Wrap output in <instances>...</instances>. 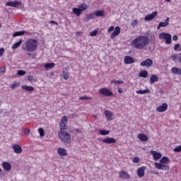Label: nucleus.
I'll use <instances>...</instances> for the list:
<instances>
[{
    "label": "nucleus",
    "mask_w": 181,
    "mask_h": 181,
    "mask_svg": "<svg viewBox=\"0 0 181 181\" xmlns=\"http://www.w3.org/2000/svg\"><path fill=\"white\" fill-rule=\"evenodd\" d=\"M17 74L18 76H25L26 74V71L20 70L18 71Z\"/></svg>",
    "instance_id": "a18cd8bd"
},
{
    "label": "nucleus",
    "mask_w": 181,
    "mask_h": 181,
    "mask_svg": "<svg viewBox=\"0 0 181 181\" xmlns=\"http://www.w3.org/2000/svg\"><path fill=\"white\" fill-rule=\"evenodd\" d=\"M32 57H33V59H35L36 58V55H34Z\"/></svg>",
    "instance_id": "680f3d73"
},
{
    "label": "nucleus",
    "mask_w": 181,
    "mask_h": 181,
    "mask_svg": "<svg viewBox=\"0 0 181 181\" xmlns=\"http://www.w3.org/2000/svg\"><path fill=\"white\" fill-rule=\"evenodd\" d=\"M59 156H67V150L63 148H59L57 151Z\"/></svg>",
    "instance_id": "412c9836"
},
{
    "label": "nucleus",
    "mask_w": 181,
    "mask_h": 181,
    "mask_svg": "<svg viewBox=\"0 0 181 181\" xmlns=\"http://www.w3.org/2000/svg\"><path fill=\"white\" fill-rule=\"evenodd\" d=\"M114 25L110 26L107 32H109V33H111V32H112V30H114Z\"/></svg>",
    "instance_id": "603ef678"
},
{
    "label": "nucleus",
    "mask_w": 181,
    "mask_h": 181,
    "mask_svg": "<svg viewBox=\"0 0 181 181\" xmlns=\"http://www.w3.org/2000/svg\"><path fill=\"white\" fill-rule=\"evenodd\" d=\"M77 132H78L80 134V132H81V130L80 129H76Z\"/></svg>",
    "instance_id": "052dcab7"
},
{
    "label": "nucleus",
    "mask_w": 181,
    "mask_h": 181,
    "mask_svg": "<svg viewBox=\"0 0 181 181\" xmlns=\"http://www.w3.org/2000/svg\"><path fill=\"white\" fill-rule=\"evenodd\" d=\"M159 39L163 40L165 39L166 45H170L172 43V35L169 33H161L159 34Z\"/></svg>",
    "instance_id": "39448f33"
},
{
    "label": "nucleus",
    "mask_w": 181,
    "mask_h": 181,
    "mask_svg": "<svg viewBox=\"0 0 181 181\" xmlns=\"http://www.w3.org/2000/svg\"><path fill=\"white\" fill-rule=\"evenodd\" d=\"M94 15H95V16H97V17H98V16H105V12L103 10L96 11L94 13Z\"/></svg>",
    "instance_id": "c756f323"
},
{
    "label": "nucleus",
    "mask_w": 181,
    "mask_h": 181,
    "mask_svg": "<svg viewBox=\"0 0 181 181\" xmlns=\"http://www.w3.org/2000/svg\"><path fill=\"white\" fill-rule=\"evenodd\" d=\"M138 138L142 142H146V141H148V139H149L148 136H146V134H139L138 135Z\"/></svg>",
    "instance_id": "4be33fe9"
},
{
    "label": "nucleus",
    "mask_w": 181,
    "mask_h": 181,
    "mask_svg": "<svg viewBox=\"0 0 181 181\" xmlns=\"http://www.w3.org/2000/svg\"><path fill=\"white\" fill-rule=\"evenodd\" d=\"M1 24H0V28H1Z\"/></svg>",
    "instance_id": "774afa93"
},
{
    "label": "nucleus",
    "mask_w": 181,
    "mask_h": 181,
    "mask_svg": "<svg viewBox=\"0 0 181 181\" xmlns=\"http://www.w3.org/2000/svg\"><path fill=\"white\" fill-rule=\"evenodd\" d=\"M153 64V61L148 58L146 60L141 62L140 65L142 67H151Z\"/></svg>",
    "instance_id": "6e6552de"
},
{
    "label": "nucleus",
    "mask_w": 181,
    "mask_h": 181,
    "mask_svg": "<svg viewBox=\"0 0 181 181\" xmlns=\"http://www.w3.org/2000/svg\"><path fill=\"white\" fill-rule=\"evenodd\" d=\"M172 73L174 74H178L181 76V69H179L177 67H173L171 69Z\"/></svg>",
    "instance_id": "bb28decb"
},
{
    "label": "nucleus",
    "mask_w": 181,
    "mask_h": 181,
    "mask_svg": "<svg viewBox=\"0 0 181 181\" xmlns=\"http://www.w3.org/2000/svg\"><path fill=\"white\" fill-rule=\"evenodd\" d=\"M6 6H11L12 8H18L22 5V2L18 1H9L6 3Z\"/></svg>",
    "instance_id": "1a4fd4ad"
},
{
    "label": "nucleus",
    "mask_w": 181,
    "mask_h": 181,
    "mask_svg": "<svg viewBox=\"0 0 181 181\" xmlns=\"http://www.w3.org/2000/svg\"><path fill=\"white\" fill-rule=\"evenodd\" d=\"M71 115V117L73 118V117H74V115Z\"/></svg>",
    "instance_id": "338daca9"
},
{
    "label": "nucleus",
    "mask_w": 181,
    "mask_h": 181,
    "mask_svg": "<svg viewBox=\"0 0 181 181\" xmlns=\"http://www.w3.org/2000/svg\"><path fill=\"white\" fill-rule=\"evenodd\" d=\"M158 81H159V78L155 74L151 75L150 78V84H153V83H156Z\"/></svg>",
    "instance_id": "5701e85b"
},
{
    "label": "nucleus",
    "mask_w": 181,
    "mask_h": 181,
    "mask_svg": "<svg viewBox=\"0 0 181 181\" xmlns=\"http://www.w3.org/2000/svg\"><path fill=\"white\" fill-rule=\"evenodd\" d=\"M104 114H112L111 111L105 110Z\"/></svg>",
    "instance_id": "bf43d9fd"
},
{
    "label": "nucleus",
    "mask_w": 181,
    "mask_h": 181,
    "mask_svg": "<svg viewBox=\"0 0 181 181\" xmlns=\"http://www.w3.org/2000/svg\"><path fill=\"white\" fill-rule=\"evenodd\" d=\"M124 64H132L135 63V59L130 56H125L124 59Z\"/></svg>",
    "instance_id": "ddd939ff"
},
{
    "label": "nucleus",
    "mask_w": 181,
    "mask_h": 181,
    "mask_svg": "<svg viewBox=\"0 0 181 181\" xmlns=\"http://www.w3.org/2000/svg\"><path fill=\"white\" fill-rule=\"evenodd\" d=\"M171 59L174 62H175V60H178L179 63H180V64H181V52L177 54L171 56Z\"/></svg>",
    "instance_id": "393cba45"
},
{
    "label": "nucleus",
    "mask_w": 181,
    "mask_h": 181,
    "mask_svg": "<svg viewBox=\"0 0 181 181\" xmlns=\"http://www.w3.org/2000/svg\"><path fill=\"white\" fill-rule=\"evenodd\" d=\"M5 53V49L1 48L0 49V56H3V54Z\"/></svg>",
    "instance_id": "864d4df0"
},
{
    "label": "nucleus",
    "mask_w": 181,
    "mask_h": 181,
    "mask_svg": "<svg viewBox=\"0 0 181 181\" xmlns=\"http://www.w3.org/2000/svg\"><path fill=\"white\" fill-rule=\"evenodd\" d=\"M174 152H181V146H178L174 148Z\"/></svg>",
    "instance_id": "de8ad7c7"
},
{
    "label": "nucleus",
    "mask_w": 181,
    "mask_h": 181,
    "mask_svg": "<svg viewBox=\"0 0 181 181\" xmlns=\"http://www.w3.org/2000/svg\"><path fill=\"white\" fill-rule=\"evenodd\" d=\"M132 162H133L134 163H139V158H138V157H134V158H133V160H132Z\"/></svg>",
    "instance_id": "09e8293b"
},
{
    "label": "nucleus",
    "mask_w": 181,
    "mask_h": 181,
    "mask_svg": "<svg viewBox=\"0 0 181 181\" xmlns=\"http://www.w3.org/2000/svg\"><path fill=\"white\" fill-rule=\"evenodd\" d=\"M132 45L135 49H139L142 50L146 46L149 45V38L146 36L139 35L132 41Z\"/></svg>",
    "instance_id": "f03ea898"
},
{
    "label": "nucleus",
    "mask_w": 181,
    "mask_h": 181,
    "mask_svg": "<svg viewBox=\"0 0 181 181\" xmlns=\"http://www.w3.org/2000/svg\"><path fill=\"white\" fill-rule=\"evenodd\" d=\"M58 136L62 144L65 145H70V144H71V136H70L69 133L62 131L58 132Z\"/></svg>",
    "instance_id": "7ed1b4c3"
},
{
    "label": "nucleus",
    "mask_w": 181,
    "mask_h": 181,
    "mask_svg": "<svg viewBox=\"0 0 181 181\" xmlns=\"http://www.w3.org/2000/svg\"><path fill=\"white\" fill-rule=\"evenodd\" d=\"M54 66H56V64L54 63H47L45 64L44 67L45 69H46V70L49 69H53L54 67Z\"/></svg>",
    "instance_id": "7c9ffc66"
},
{
    "label": "nucleus",
    "mask_w": 181,
    "mask_h": 181,
    "mask_svg": "<svg viewBox=\"0 0 181 181\" xmlns=\"http://www.w3.org/2000/svg\"><path fill=\"white\" fill-rule=\"evenodd\" d=\"M139 23L138 20H134L132 23L131 25L133 28H135V26H136Z\"/></svg>",
    "instance_id": "c03bdc74"
},
{
    "label": "nucleus",
    "mask_w": 181,
    "mask_h": 181,
    "mask_svg": "<svg viewBox=\"0 0 181 181\" xmlns=\"http://www.w3.org/2000/svg\"><path fill=\"white\" fill-rule=\"evenodd\" d=\"M103 144H107L108 145L111 144H116L117 140L112 137H107L103 139Z\"/></svg>",
    "instance_id": "f3484780"
},
{
    "label": "nucleus",
    "mask_w": 181,
    "mask_h": 181,
    "mask_svg": "<svg viewBox=\"0 0 181 181\" xmlns=\"http://www.w3.org/2000/svg\"><path fill=\"white\" fill-rule=\"evenodd\" d=\"M170 21V18H167L165 21V22H160L159 23L158 25L157 26V29L159 30L160 28H166V26H169V21Z\"/></svg>",
    "instance_id": "4468645a"
},
{
    "label": "nucleus",
    "mask_w": 181,
    "mask_h": 181,
    "mask_svg": "<svg viewBox=\"0 0 181 181\" xmlns=\"http://www.w3.org/2000/svg\"><path fill=\"white\" fill-rule=\"evenodd\" d=\"M26 33V31H17L13 33V37H16L17 36H23Z\"/></svg>",
    "instance_id": "72a5a7b5"
},
{
    "label": "nucleus",
    "mask_w": 181,
    "mask_h": 181,
    "mask_svg": "<svg viewBox=\"0 0 181 181\" xmlns=\"http://www.w3.org/2000/svg\"><path fill=\"white\" fill-rule=\"evenodd\" d=\"M111 84H124V81H122L112 80V81H111Z\"/></svg>",
    "instance_id": "ea45409f"
},
{
    "label": "nucleus",
    "mask_w": 181,
    "mask_h": 181,
    "mask_svg": "<svg viewBox=\"0 0 181 181\" xmlns=\"http://www.w3.org/2000/svg\"><path fill=\"white\" fill-rule=\"evenodd\" d=\"M1 73H5L6 71V68L5 66H2L0 68Z\"/></svg>",
    "instance_id": "8fccbe9b"
},
{
    "label": "nucleus",
    "mask_w": 181,
    "mask_h": 181,
    "mask_svg": "<svg viewBox=\"0 0 181 181\" xmlns=\"http://www.w3.org/2000/svg\"><path fill=\"white\" fill-rule=\"evenodd\" d=\"M117 91H118V93H119V94H122V93H123V90H122V88H119L117 89Z\"/></svg>",
    "instance_id": "4d7b16f0"
},
{
    "label": "nucleus",
    "mask_w": 181,
    "mask_h": 181,
    "mask_svg": "<svg viewBox=\"0 0 181 181\" xmlns=\"http://www.w3.org/2000/svg\"><path fill=\"white\" fill-rule=\"evenodd\" d=\"M79 100H93V98L88 96H81L79 97Z\"/></svg>",
    "instance_id": "49530a36"
},
{
    "label": "nucleus",
    "mask_w": 181,
    "mask_h": 181,
    "mask_svg": "<svg viewBox=\"0 0 181 181\" xmlns=\"http://www.w3.org/2000/svg\"><path fill=\"white\" fill-rule=\"evenodd\" d=\"M145 169H146L145 166L137 169V176H139V177H144V176H145Z\"/></svg>",
    "instance_id": "6ab92c4d"
},
{
    "label": "nucleus",
    "mask_w": 181,
    "mask_h": 181,
    "mask_svg": "<svg viewBox=\"0 0 181 181\" xmlns=\"http://www.w3.org/2000/svg\"><path fill=\"white\" fill-rule=\"evenodd\" d=\"M1 172H2V170L0 168V173H1ZM0 175H1V173H0Z\"/></svg>",
    "instance_id": "69168bd1"
},
{
    "label": "nucleus",
    "mask_w": 181,
    "mask_h": 181,
    "mask_svg": "<svg viewBox=\"0 0 181 181\" xmlns=\"http://www.w3.org/2000/svg\"><path fill=\"white\" fill-rule=\"evenodd\" d=\"M24 134H25V135H29V134H30V129H25V130L24 131Z\"/></svg>",
    "instance_id": "5fc2aeb1"
},
{
    "label": "nucleus",
    "mask_w": 181,
    "mask_h": 181,
    "mask_svg": "<svg viewBox=\"0 0 181 181\" xmlns=\"http://www.w3.org/2000/svg\"><path fill=\"white\" fill-rule=\"evenodd\" d=\"M150 153L153 155L154 160H159L162 158V153H158V151H151Z\"/></svg>",
    "instance_id": "dca6fc26"
},
{
    "label": "nucleus",
    "mask_w": 181,
    "mask_h": 181,
    "mask_svg": "<svg viewBox=\"0 0 181 181\" xmlns=\"http://www.w3.org/2000/svg\"><path fill=\"white\" fill-rule=\"evenodd\" d=\"M12 149H13V152L15 153H22V147L21 146H19L18 144H13L12 146Z\"/></svg>",
    "instance_id": "a211bd4d"
},
{
    "label": "nucleus",
    "mask_w": 181,
    "mask_h": 181,
    "mask_svg": "<svg viewBox=\"0 0 181 181\" xmlns=\"http://www.w3.org/2000/svg\"><path fill=\"white\" fill-rule=\"evenodd\" d=\"M168 110V104L163 103L161 105L157 107L156 111L158 112H165Z\"/></svg>",
    "instance_id": "2eb2a0df"
},
{
    "label": "nucleus",
    "mask_w": 181,
    "mask_h": 181,
    "mask_svg": "<svg viewBox=\"0 0 181 181\" xmlns=\"http://www.w3.org/2000/svg\"><path fill=\"white\" fill-rule=\"evenodd\" d=\"M174 50H175V52H181V45H180V44H176L174 46Z\"/></svg>",
    "instance_id": "4c0bfd02"
},
{
    "label": "nucleus",
    "mask_w": 181,
    "mask_h": 181,
    "mask_svg": "<svg viewBox=\"0 0 181 181\" xmlns=\"http://www.w3.org/2000/svg\"><path fill=\"white\" fill-rule=\"evenodd\" d=\"M38 132L40 136H45V130L42 128L38 129Z\"/></svg>",
    "instance_id": "37998d69"
},
{
    "label": "nucleus",
    "mask_w": 181,
    "mask_h": 181,
    "mask_svg": "<svg viewBox=\"0 0 181 181\" xmlns=\"http://www.w3.org/2000/svg\"><path fill=\"white\" fill-rule=\"evenodd\" d=\"M120 177L122 179H129V174L125 171H121L119 173Z\"/></svg>",
    "instance_id": "b1692460"
},
{
    "label": "nucleus",
    "mask_w": 181,
    "mask_h": 181,
    "mask_svg": "<svg viewBox=\"0 0 181 181\" xmlns=\"http://www.w3.org/2000/svg\"><path fill=\"white\" fill-rule=\"evenodd\" d=\"M22 42H23L22 39H20V40H18V42L14 43V44L12 45L11 49H18V47H21V45H22Z\"/></svg>",
    "instance_id": "a878e982"
},
{
    "label": "nucleus",
    "mask_w": 181,
    "mask_h": 181,
    "mask_svg": "<svg viewBox=\"0 0 181 181\" xmlns=\"http://www.w3.org/2000/svg\"><path fill=\"white\" fill-rule=\"evenodd\" d=\"M100 135H108L110 134V130H100L99 131Z\"/></svg>",
    "instance_id": "e433bc0d"
},
{
    "label": "nucleus",
    "mask_w": 181,
    "mask_h": 181,
    "mask_svg": "<svg viewBox=\"0 0 181 181\" xmlns=\"http://www.w3.org/2000/svg\"><path fill=\"white\" fill-rule=\"evenodd\" d=\"M49 23H51V25H56V26H59V23L54 21H49Z\"/></svg>",
    "instance_id": "3c124183"
},
{
    "label": "nucleus",
    "mask_w": 181,
    "mask_h": 181,
    "mask_svg": "<svg viewBox=\"0 0 181 181\" xmlns=\"http://www.w3.org/2000/svg\"><path fill=\"white\" fill-rule=\"evenodd\" d=\"M94 118H97V115H93Z\"/></svg>",
    "instance_id": "e2e57ef3"
},
{
    "label": "nucleus",
    "mask_w": 181,
    "mask_h": 181,
    "mask_svg": "<svg viewBox=\"0 0 181 181\" xmlns=\"http://www.w3.org/2000/svg\"><path fill=\"white\" fill-rule=\"evenodd\" d=\"M98 34V30H95L90 33V36H92V37L97 36Z\"/></svg>",
    "instance_id": "a19ab883"
},
{
    "label": "nucleus",
    "mask_w": 181,
    "mask_h": 181,
    "mask_svg": "<svg viewBox=\"0 0 181 181\" xmlns=\"http://www.w3.org/2000/svg\"><path fill=\"white\" fill-rule=\"evenodd\" d=\"M88 9V6L86 3H82L78 5V8H74L72 9V12L76 15V16H81V13L84 12V11H87Z\"/></svg>",
    "instance_id": "20e7f679"
},
{
    "label": "nucleus",
    "mask_w": 181,
    "mask_h": 181,
    "mask_svg": "<svg viewBox=\"0 0 181 181\" xmlns=\"http://www.w3.org/2000/svg\"><path fill=\"white\" fill-rule=\"evenodd\" d=\"M107 121H112V114H105Z\"/></svg>",
    "instance_id": "79ce46f5"
},
{
    "label": "nucleus",
    "mask_w": 181,
    "mask_h": 181,
    "mask_svg": "<svg viewBox=\"0 0 181 181\" xmlns=\"http://www.w3.org/2000/svg\"><path fill=\"white\" fill-rule=\"evenodd\" d=\"M69 120V118H67V116H64L60 122V131H63L66 129V127H67V121Z\"/></svg>",
    "instance_id": "0eeeda50"
},
{
    "label": "nucleus",
    "mask_w": 181,
    "mask_h": 181,
    "mask_svg": "<svg viewBox=\"0 0 181 181\" xmlns=\"http://www.w3.org/2000/svg\"><path fill=\"white\" fill-rule=\"evenodd\" d=\"M177 39H179V37H177V35H174V36L173 37V40H174V41L177 40Z\"/></svg>",
    "instance_id": "6e6d98bb"
},
{
    "label": "nucleus",
    "mask_w": 181,
    "mask_h": 181,
    "mask_svg": "<svg viewBox=\"0 0 181 181\" xmlns=\"http://www.w3.org/2000/svg\"><path fill=\"white\" fill-rule=\"evenodd\" d=\"M166 2H170V0H165Z\"/></svg>",
    "instance_id": "0e129e2a"
},
{
    "label": "nucleus",
    "mask_w": 181,
    "mask_h": 181,
    "mask_svg": "<svg viewBox=\"0 0 181 181\" xmlns=\"http://www.w3.org/2000/svg\"><path fill=\"white\" fill-rule=\"evenodd\" d=\"M169 162H170V160H169V158L164 156L160 160V163L161 164H167L169 163Z\"/></svg>",
    "instance_id": "c85d7f7f"
},
{
    "label": "nucleus",
    "mask_w": 181,
    "mask_h": 181,
    "mask_svg": "<svg viewBox=\"0 0 181 181\" xmlns=\"http://www.w3.org/2000/svg\"><path fill=\"white\" fill-rule=\"evenodd\" d=\"M151 93V90L149 89H145L144 90H137V94H149Z\"/></svg>",
    "instance_id": "f704fd0d"
},
{
    "label": "nucleus",
    "mask_w": 181,
    "mask_h": 181,
    "mask_svg": "<svg viewBox=\"0 0 181 181\" xmlns=\"http://www.w3.org/2000/svg\"><path fill=\"white\" fill-rule=\"evenodd\" d=\"M62 77L64 80H69V73L66 72L65 71H63Z\"/></svg>",
    "instance_id": "58836bf2"
},
{
    "label": "nucleus",
    "mask_w": 181,
    "mask_h": 181,
    "mask_svg": "<svg viewBox=\"0 0 181 181\" xmlns=\"http://www.w3.org/2000/svg\"><path fill=\"white\" fill-rule=\"evenodd\" d=\"M39 47V41L35 38H29L25 41V42L22 45L21 49L23 52L28 53V56L30 57L32 56V52H36Z\"/></svg>",
    "instance_id": "f257e3e1"
},
{
    "label": "nucleus",
    "mask_w": 181,
    "mask_h": 181,
    "mask_svg": "<svg viewBox=\"0 0 181 181\" xmlns=\"http://www.w3.org/2000/svg\"><path fill=\"white\" fill-rule=\"evenodd\" d=\"M154 166H156V169H159L161 170H169V166L162 164L160 163H154Z\"/></svg>",
    "instance_id": "9d476101"
},
{
    "label": "nucleus",
    "mask_w": 181,
    "mask_h": 181,
    "mask_svg": "<svg viewBox=\"0 0 181 181\" xmlns=\"http://www.w3.org/2000/svg\"><path fill=\"white\" fill-rule=\"evenodd\" d=\"M158 16V13L157 11L153 12L151 14H148L144 17V21L146 22H149L151 21H153V19H155Z\"/></svg>",
    "instance_id": "9b49d317"
},
{
    "label": "nucleus",
    "mask_w": 181,
    "mask_h": 181,
    "mask_svg": "<svg viewBox=\"0 0 181 181\" xmlns=\"http://www.w3.org/2000/svg\"><path fill=\"white\" fill-rule=\"evenodd\" d=\"M19 86H21V83L19 82H15L14 83L11 84L10 87L11 90H13L17 87H19Z\"/></svg>",
    "instance_id": "c9c22d12"
},
{
    "label": "nucleus",
    "mask_w": 181,
    "mask_h": 181,
    "mask_svg": "<svg viewBox=\"0 0 181 181\" xmlns=\"http://www.w3.org/2000/svg\"><path fill=\"white\" fill-rule=\"evenodd\" d=\"M23 90H25L26 91H35V88L33 86H22Z\"/></svg>",
    "instance_id": "cd10ccee"
},
{
    "label": "nucleus",
    "mask_w": 181,
    "mask_h": 181,
    "mask_svg": "<svg viewBox=\"0 0 181 181\" xmlns=\"http://www.w3.org/2000/svg\"><path fill=\"white\" fill-rule=\"evenodd\" d=\"M139 77H143V78H146L148 77V71L144 70L141 71L139 74Z\"/></svg>",
    "instance_id": "2f4dec72"
},
{
    "label": "nucleus",
    "mask_w": 181,
    "mask_h": 181,
    "mask_svg": "<svg viewBox=\"0 0 181 181\" xmlns=\"http://www.w3.org/2000/svg\"><path fill=\"white\" fill-rule=\"evenodd\" d=\"M95 14L93 13L87 14L85 18L86 22H88V21H91V19H94Z\"/></svg>",
    "instance_id": "473e14b6"
},
{
    "label": "nucleus",
    "mask_w": 181,
    "mask_h": 181,
    "mask_svg": "<svg viewBox=\"0 0 181 181\" xmlns=\"http://www.w3.org/2000/svg\"><path fill=\"white\" fill-rule=\"evenodd\" d=\"M119 33H121V28H119V26H116L115 28L114 31L110 35V38L115 39V37L118 36V35H119Z\"/></svg>",
    "instance_id": "f8f14e48"
},
{
    "label": "nucleus",
    "mask_w": 181,
    "mask_h": 181,
    "mask_svg": "<svg viewBox=\"0 0 181 181\" xmlns=\"http://www.w3.org/2000/svg\"><path fill=\"white\" fill-rule=\"evenodd\" d=\"M98 93L99 94H100L101 95H104L105 97H112V95H114L111 90L107 88H102L99 89Z\"/></svg>",
    "instance_id": "423d86ee"
},
{
    "label": "nucleus",
    "mask_w": 181,
    "mask_h": 181,
    "mask_svg": "<svg viewBox=\"0 0 181 181\" xmlns=\"http://www.w3.org/2000/svg\"><path fill=\"white\" fill-rule=\"evenodd\" d=\"M2 166L4 170H6L7 172H9L12 169V165H11V163L8 162H3Z\"/></svg>",
    "instance_id": "aec40b11"
},
{
    "label": "nucleus",
    "mask_w": 181,
    "mask_h": 181,
    "mask_svg": "<svg viewBox=\"0 0 181 181\" xmlns=\"http://www.w3.org/2000/svg\"><path fill=\"white\" fill-rule=\"evenodd\" d=\"M28 80H29V81H32V80H33V76H30L28 77Z\"/></svg>",
    "instance_id": "13d9d810"
}]
</instances>
